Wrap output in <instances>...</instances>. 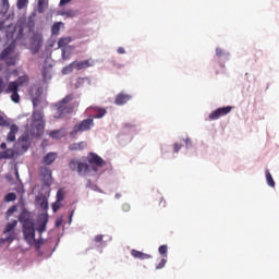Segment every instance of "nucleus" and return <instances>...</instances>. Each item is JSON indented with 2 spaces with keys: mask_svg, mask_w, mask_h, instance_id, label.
Instances as JSON below:
<instances>
[{
  "mask_svg": "<svg viewBox=\"0 0 279 279\" xmlns=\"http://www.w3.org/2000/svg\"><path fill=\"white\" fill-rule=\"evenodd\" d=\"M73 94H70L54 105L56 119H65L69 114H73L74 110L80 106V102L73 101Z\"/></svg>",
  "mask_w": 279,
  "mask_h": 279,
  "instance_id": "obj_1",
  "label": "nucleus"
},
{
  "mask_svg": "<svg viewBox=\"0 0 279 279\" xmlns=\"http://www.w3.org/2000/svg\"><path fill=\"white\" fill-rule=\"evenodd\" d=\"M25 86H29V76L27 75L20 76L16 81L9 82L4 93L11 95V101H13V104H21L19 89Z\"/></svg>",
  "mask_w": 279,
  "mask_h": 279,
  "instance_id": "obj_2",
  "label": "nucleus"
},
{
  "mask_svg": "<svg viewBox=\"0 0 279 279\" xmlns=\"http://www.w3.org/2000/svg\"><path fill=\"white\" fill-rule=\"evenodd\" d=\"M19 221L23 226L24 240L28 245H32L34 241H36V228H34V220L29 218V214L22 213Z\"/></svg>",
  "mask_w": 279,
  "mask_h": 279,
  "instance_id": "obj_3",
  "label": "nucleus"
},
{
  "mask_svg": "<svg viewBox=\"0 0 279 279\" xmlns=\"http://www.w3.org/2000/svg\"><path fill=\"white\" fill-rule=\"evenodd\" d=\"M35 27H36V22H34V19L29 17L26 24L24 25L17 24L13 26V32L7 33V36L8 38H12L14 43H16V40H23V38H25V34L23 33L25 32V28L28 29L29 34H32Z\"/></svg>",
  "mask_w": 279,
  "mask_h": 279,
  "instance_id": "obj_4",
  "label": "nucleus"
},
{
  "mask_svg": "<svg viewBox=\"0 0 279 279\" xmlns=\"http://www.w3.org/2000/svg\"><path fill=\"white\" fill-rule=\"evenodd\" d=\"M93 128H95V120L93 118H87L73 126L70 136L75 137L76 135L82 134V132H89Z\"/></svg>",
  "mask_w": 279,
  "mask_h": 279,
  "instance_id": "obj_5",
  "label": "nucleus"
},
{
  "mask_svg": "<svg viewBox=\"0 0 279 279\" xmlns=\"http://www.w3.org/2000/svg\"><path fill=\"white\" fill-rule=\"evenodd\" d=\"M87 162L89 171L92 169V171H94L95 173H97V171H99V169H101V167L106 165V160H104V158L95 153H89L87 155Z\"/></svg>",
  "mask_w": 279,
  "mask_h": 279,
  "instance_id": "obj_6",
  "label": "nucleus"
},
{
  "mask_svg": "<svg viewBox=\"0 0 279 279\" xmlns=\"http://www.w3.org/2000/svg\"><path fill=\"white\" fill-rule=\"evenodd\" d=\"M69 169H71V171H77L78 175H86V173H90V166H88V163L77 161V159H72L69 162Z\"/></svg>",
  "mask_w": 279,
  "mask_h": 279,
  "instance_id": "obj_7",
  "label": "nucleus"
},
{
  "mask_svg": "<svg viewBox=\"0 0 279 279\" xmlns=\"http://www.w3.org/2000/svg\"><path fill=\"white\" fill-rule=\"evenodd\" d=\"M43 43H44V37H43V33H34L33 36L31 37V49L32 51H34L35 53H38V51H40V48L43 47Z\"/></svg>",
  "mask_w": 279,
  "mask_h": 279,
  "instance_id": "obj_8",
  "label": "nucleus"
},
{
  "mask_svg": "<svg viewBox=\"0 0 279 279\" xmlns=\"http://www.w3.org/2000/svg\"><path fill=\"white\" fill-rule=\"evenodd\" d=\"M233 108L234 107L232 106H227V107H220L216 109L209 114V121H217L218 119H221V117H226V114H230Z\"/></svg>",
  "mask_w": 279,
  "mask_h": 279,
  "instance_id": "obj_9",
  "label": "nucleus"
},
{
  "mask_svg": "<svg viewBox=\"0 0 279 279\" xmlns=\"http://www.w3.org/2000/svg\"><path fill=\"white\" fill-rule=\"evenodd\" d=\"M12 51H14V46L11 44L0 53V59L7 60L8 66H14L16 64V57H9Z\"/></svg>",
  "mask_w": 279,
  "mask_h": 279,
  "instance_id": "obj_10",
  "label": "nucleus"
},
{
  "mask_svg": "<svg viewBox=\"0 0 279 279\" xmlns=\"http://www.w3.org/2000/svg\"><path fill=\"white\" fill-rule=\"evenodd\" d=\"M132 99V95L125 94V93H120L116 96L114 99V105L116 106H124V104H128Z\"/></svg>",
  "mask_w": 279,
  "mask_h": 279,
  "instance_id": "obj_11",
  "label": "nucleus"
},
{
  "mask_svg": "<svg viewBox=\"0 0 279 279\" xmlns=\"http://www.w3.org/2000/svg\"><path fill=\"white\" fill-rule=\"evenodd\" d=\"M47 223H49V216L48 215L41 216L38 220V228H37L39 234H43V232L47 231Z\"/></svg>",
  "mask_w": 279,
  "mask_h": 279,
  "instance_id": "obj_12",
  "label": "nucleus"
},
{
  "mask_svg": "<svg viewBox=\"0 0 279 279\" xmlns=\"http://www.w3.org/2000/svg\"><path fill=\"white\" fill-rule=\"evenodd\" d=\"M58 160V153H48L44 158H43V165H46L49 167L50 165H53Z\"/></svg>",
  "mask_w": 279,
  "mask_h": 279,
  "instance_id": "obj_13",
  "label": "nucleus"
},
{
  "mask_svg": "<svg viewBox=\"0 0 279 279\" xmlns=\"http://www.w3.org/2000/svg\"><path fill=\"white\" fill-rule=\"evenodd\" d=\"M73 51H75V46H66L65 48H61L62 60H71Z\"/></svg>",
  "mask_w": 279,
  "mask_h": 279,
  "instance_id": "obj_14",
  "label": "nucleus"
},
{
  "mask_svg": "<svg viewBox=\"0 0 279 279\" xmlns=\"http://www.w3.org/2000/svg\"><path fill=\"white\" fill-rule=\"evenodd\" d=\"M19 132V126L16 124H12L10 128V132L8 134L7 141L8 143H14L16 141V133Z\"/></svg>",
  "mask_w": 279,
  "mask_h": 279,
  "instance_id": "obj_15",
  "label": "nucleus"
},
{
  "mask_svg": "<svg viewBox=\"0 0 279 279\" xmlns=\"http://www.w3.org/2000/svg\"><path fill=\"white\" fill-rule=\"evenodd\" d=\"M49 136L50 138L60 141V138H64L66 136V131H64V129L54 130L49 133Z\"/></svg>",
  "mask_w": 279,
  "mask_h": 279,
  "instance_id": "obj_16",
  "label": "nucleus"
},
{
  "mask_svg": "<svg viewBox=\"0 0 279 279\" xmlns=\"http://www.w3.org/2000/svg\"><path fill=\"white\" fill-rule=\"evenodd\" d=\"M131 256H133V258H138L140 260H147L151 258V255L136 250H131Z\"/></svg>",
  "mask_w": 279,
  "mask_h": 279,
  "instance_id": "obj_17",
  "label": "nucleus"
},
{
  "mask_svg": "<svg viewBox=\"0 0 279 279\" xmlns=\"http://www.w3.org/2000/svg\"><path fill=\"white\" fill-rule=\"evenodd\" d=\"M90 66H93V63H90L89 60L74 61V69H76V71H82V69H88Z\"/></svg>",
  "mask_w": 279,
  "mask_h": 279,
  "instance_id": "obj_18",
  "label": "nucleus"
},
{
  "mask_svg": "<svg viewBox=\"0 0 279 279\" xmlns=\"http://www.w3.org/2000/svg\"><path fill=\"white\" fill-rule=\"evenodd\" d=\"M70 43H73V37H71V36L61 37V38L58 40V48H59V49H64V48L69 47V44H70Z\"/></svg>",
  "mask_w": 279,
  "mask_h": 279,
  "instance_id": "obj_19",
  "label": "nucleus"
},
{
  "mask_svg": "<svg viewBox=\"0 0 279 279\" xmlns=\"http://www.w3.org/2000/svg\"><path fill=\"white\" fill-rule=\"evenodd\" d=\"M86 142L73 143L69 146L70 151H82L86 149Z\"/></svg>",
  "mask_w": 279,
  "mask_h": 279,
  "instance_id": "obj_20",
  "label": "nucleus"
},
{
  "mask_svg": "<svg viewBox=\"0 0 279 279\" xmlns=\"http://www.w3.org/2000/svg\"><path fill=\"white\" fill-rule=\"evenodd\" d=\"M49 8V1L47 0H38L37 3V12L38 14H45V11Z\"/></svg>",
  "mask_w": 279,
  "mask_h": 279,
  "instance_id": "obj_21",
  "label": "nucleus"
},
{
  "mask_svg": "<svg viewBox=\"0 0 279 279\" xmlns=\"http://www.w3.org/2000/svg\"><path fill=\"white\" fill-rule=\"evenodd\" d=\"M75 88H82V86H90L89 77H78L74 84Z\"/></svg>",
  "mask_w": 279,
  "mask_h": 279,
  "instance_id": "obj_22",
  "label": "nucleus"
},
{
  "mask_svg": "<svg viewBox=\"0 0 279 279\" xmlns=\"http://www.w3.org/2000/svg\"><path fill=\"white\" fill-rule=\"evenodd\" d=\"M16 226H19V221L13 220L12 222H9L5 226V229L3 231V234H10V233H14V228H16Z\"/></svg>",
  "mask_w": 279,
  "mask_h": 279,
  "instance_id": "obj_23",
  "label": "nucleus"
},
{
  "mask_svg": "<svg viewBox=\"0 0 279 279\" xmlns=\"http://www.w3.org/2000/svg\"><path fill=\"white\" fill-rule=\"evenodd\" d=\"M4 235H5L4 238L0 239V245H3V243H12L14 241V239H16L15 233H8Z\"/></svg>",
  "mask_w": 279,
  "mask_h": 279,
  "instance_id": "obj_24",
  "label": "nucleus"
},
{
  "mask_svg": "<svg viewBox=\"0 0 279 279\" xmlns=\"http://www.w3.org/2000/svg\"><path fill=\"white\" fill-rule=\"evenodd\" d=\"M64 25V23L62 22H56L52 26H51V36H60V26Z\"/></svg>",
  "mask_w": 279,
  "mask_h": 279,
  "instance_id": "obj_25",
  "label": "nucleus"
},
{
  "mask_svg": "<svg viewBox=\"0 0 279 279\" xmlns=\"http://www.w3.org/2000/svg\"><path fill=\"white\" fill-rule=\"evenodd\" d=\"M41 173L46 177V186H51V171L49 168H41Z\"/></svg>",
  "mask_w": 279,
  "mask_h": 279,
  "instance_id": "obj_26",
  "label": "nucleus"
},
{
  "mask_svg": "<svg viewBox=\"0 0 279 279\" xmlns=\"http://www.w3.org/2000/svg\"><path fill=\"white\" fill-rule=\"evenodd\" d=\"M36 199L40 208H43L44 210H47V208H49V202L47 201V197L43 196V197H37Z\"/></svg>",
  "mask_w": 279,
  "mask_h": 279,
  "instance_id": "obj_27",
  "label": "nucleus"
},
{
  "mask_svg": "<svg viewBox=\"0 0 279 279\" xmlns=\"http://www.w3.org/2000/svg\"><path fill=\"white\" fill-rule=\"evenodd\" d=\"M0 8L2 14H8V10H10V0H1Z\"/></svg>",
  "mask_w": 279,
  "mask_h": 279,
  "instance_id": "obj_28",
  "label": "nucleus"
},
{
  "mask_svg": "<svg viewBox=\"0 0 279 279\" xmlns=\"http://www.w3.org/2000/svg\"><path fill=\"white\" fill-rule=\"evenodd\" d=\"M266 182L268 186H271V189L276 187V181H274V177H271V172H269V170H266Z\"/></svg>",
  "mask_w": 279,
  "mask_h": 279,
  "instance_id": "obj_29",
  "label": "nucleus"
},
{
  "mask_svg": "<svg viewBox=\"0 0 279 279\" xmlns=\"http://www.w3.org/2000/svg\"><path fill=\"white\" fill-rule=\"evenodd\" d=\"M60 15L66 16L68 19H73L74 16L77 15V12H75L74 10H65V11H61Z\"/></svg>",
  "mask_w": 279,
  "mask_h": 279,
  "instance_id": "obj_30",
  "label": "nucleus"
},
{
  "mask_svg": "<svg viewBox=\"0 0 279 279\" xmlns=\"http://www.w3.org/2000/svg\"><path fill=\"white\" fill-rule=\"evenodd\" d=\"M73 69H75V62L74 61L62 69V74L63 75H69V73H73Z\"/></svg>",
  "mask_w": 279,
  "mask_h": 279,
  "instance_id": "obj_31",
  "label": "nucleus"
},
{
  "mask_svg": "<svg viewBox=\"0 0 279 279\" xmlns=\"http://www.w3.org/2000/svg\"><path fill=\"white\" fill-rule=\"evenodd\" d=\"M29 5V0H17L16 8L17 10H25Z\"/></svg>",
  "mask_w": 279,
  "mask_h": 279,
  "instance_id": "obj_32",
  "label": "nucleus"
},
{
  "mask_svg": "<svg viewBox=\"0 0 279 279\" xmlns=\"http://www.w3.org/2000/svg\"><path fill=\"white\" fill-rule=\"evenodd\" d=\"M43 78H44V82L51 80V71H49V68L47 66H44L43 69Z\"/></svg>",
  "mask_w": 279,
  "mask_h": 279,
  "instance_id": "obj_33",
  "label": "nucleus"
},
{
  "mask_svg": "<svg viewBox=\"0 0 279 279\" xmlns=\"http://www.w3.org/2000/svg\"><path fill=\"white\" fill-rule=\"evenodd\" d=\"M32 117H33V121L43 123V112L34 111Z\"/></svg>",
  "mask_w": 279,
  "mask_h": 279,
  "instance_id": "obj_34",
  "label": "nucleus"
},
{
  "mask_svg": "<svg viewBox=\"0 0 279 279\" xmlns=\"http://www.w3.org/2000/svg\"><path fill=\"white\" fill-rule=\"evenodd\" d=\"M4 202H16V193L11 192L5 195Z\"/></svg>",
  "mask_w": 279,
  "mask_h": 279,
  "instance_id": "obj_35",
  "label": "nucleus"
},
{
  "mask_svg": "<svg viewBox=\"0 0 279 279\" xmlns=\"http://www.w3.org/2000/svg\"><path fill=\"white\" fill-rule=\"evenodd\" d=\"M0 128H10V121L3 118V116H0Z\"/></svg>",
  "mask_w": 279,
  "mask_h": 279,
  "instance_id": "obj_36",
  "label": "nucleus"
},
{
  "mask_svg": "<svg viewBox=\"0 0 279 279\" xmlns=\"http://www.w3.org/2000/svg\"><path fill=\"white\" fill-rule=\"evenodd\" d=\"M106 112L107 111L104 108L98 109V112L96 116H94V119H102V117H106Z\"/></svg>",
  "mask_w": 279,
  "mask_h": 279,
  "instance_id": "obj_37",
  "label": "nucleus"
},
{
  "mask_svg": "<svg viewBox=\"0 0 279 279\" xmlns=\"http://www.w3.org/2000/svg\"><path fill=\"white\" fill-rule=\"evenodd\" d=\"M62 207V203L60 201H56L53 204H52V210L53 213H58V210H60V208Z\"/></svg>",
  "mask_w": 279,
  "mask_h": 279,
  "instance_id": "obj_38",
  "label": "nucleus"
},
{
  "mask_svg": "<svg viewBox=\"0 0 279 279\" xmlns=\"http://www.w3.org/2000/svg\"><path fill=\"white\" fill-rule=\"evenodd\" d=\"M167 252H168L167 245L159 246V254H161V256L167 257Z\"/></svg>",
  "mask_w": 279,
  "mask_h": 279,
  "instance_id": "obj_39",
  "label": "nucleus"
},
{
  "mask_svg": "<svg viewBox=\"0 0 279 279\" xmlns=\"http://www.w3.org/2000/svg\"><path fill=\"white\" fill-rule=\"evenodd\" d=\"M64 201V192L62 190H59L57 193V202H63Z\"/></svg>",
  "mask_w": 279,
  "mask_h": 279,
  "instance_id": "obj_40",
  "label": "nucleus"
},
{
  "mask_svg": "<svg viewBox=\"0 0 279 279\" xmlns=\"http://www.w3.org/2000/svg\"><path fill=\"white\" fill-rule=\"evenodd\" d=\"M32 245H34L36 250H40V247L43 246V241L35 239Z\"/></svg>",
  "mask_w": 279,
  "mask_h": 279,
  "instance_id": "obj_41",
  "label": "nucleus"
},
{
  "mask_svg": "<svg viewBox=\"0 0 279 279\" xmlns=\"http://www.w3.org/2000/svg\"><path fill=\"white\" fill-rule=\"evenodd\" d=\"M9 150L0 153V160H5L7 158H11L12 156L8 155Z\"/></svg>",
  "mask_w": 279,
  "mask_h": 279,
  "instance_id": "obj_42",
  "label": "nucleus"
},
{
  "mask_svg": "<svg viewBox=\"0 0 279 279\" xmlns=\"http://www.w3.org/2000/svg\"><path fill=\"white\" fill-rule=\"evenodd\" d=\"M167 265V259L162 258L160 263L157 265L156 269H162Z\"/></svg>",
  "mask_w": 279,
  "mask_h": 279,
  "instance_id": "obj_43",
  "label": "nucleus"
},
{
  "mask_svg": "<svg viewBox=\"0 0 279 279\" xmlns=\"http://www.w3.org/2000/svg\"><path fill=\"white\" fill-rule=\"evenodd\" d=\"M216 56L218 58H222V56H226V52H223V50L221 48H217L216 49Z\"/></svg>",
  "mask_w": 279,
  "mask_h": 279,
  "instance_id": "obj_44",
  "label": "nucleus"
},
{
  "mask_svg": "<svg viewBox=\"0 0 279 279\" xmlns=\"http://www.w3.org/2000/svg\"><path fill=\"white\" fill-rule=\"evenodd\" d=\"M180 149H182V145L174 143L173 145V151L174 154H178L180 151Z\"/></svg>",
  "mask_w": 279,
  "mask_h": 279,
  "instance_id": "obj_45",
  "label": "nucleus"
},
{
  "mask_svg": "<svg viewBox=\"0 0 279 279\" xmlns=\"http://www.w3.org/2000/svg\"><path fill=\"white\" fill-rule=\"evenodd\" d=\"M5 90V82H3V78L0 77V94Z\"/></svg>",
  "mask_w": 279,
  "mask_h": 279,
  "instance_id": "obj_46",
  "label": "nucleus"
},
{
  "mask_svg": "<svg viewBox=\"0 0 279 279\" xmlns=\"http://www.w3.org/2000/svg\"><path fill=\"white\" fill-rule=\"evenodd\" d=\"M94 241H95L96 243H101V241H104V235H102V234L96 235L95 239H94Z\"/></svg>",
  "mask_w": 279,
  "mask_h": 279,
  "instance_id": "obj_47",
  "label": "nucleus"
},
{
  "mask_svg": "<svg viewBox=\"0 0 279 279\" xmlns=\"http://www.w3.org/2000/svg\"><path fill=\"white\" fill-rule=\"evenodd\" d=\"M73 0H60V5H66V3H71Z\"/></svg>",
  "mask_w": 279,
  "mask_h": 279,
  "instance_id": "obj_48",
  "label": "nucleus"
},
{
  "mask_svg": "<svg viewBox=\"0 0 279 279\" xmlns=\"http://www.w3.org/2000/svg\"><path fill=\"white\" fill-rule=\"evenodd\" d=\"M16 210L15 206H12L11 208L8 209V215H12Z\"/></svg>",
  "mask_w": 279,
  "mask_h": 279,
  "instance_id": "obj_49",
  "label": "nucleus"
},
{
  "mask_svg": "<svg viewBox=\"0 0 279 279\" xmlns=\"http://www.w3.org/2000/svg\"><path fill=\"white\" fill-rule=\"evenodd\" d=\"M60 226H62V219L59 218L56 220V227L60 228Z\"/></svg>",
  "mask_w": 279,
  "mask_h": 279,
  "instance_id": "obj_50",
  "label": "nucleus"
},
{
  "mask_svg": "<svg viewBox=\"0 0 279 279\" xmlns=\"http://www.w3.org/2000/svg\"><path fill=\"white\" fill-rule=\"evenodd\" d=\"M118 53L123 54L125 53V49L123 47L118 48Z\"/></svg>",
  "mask_w": 279,
  "mask_h": 279,
  "instance_id": "obj_51",
  "label": "nucleus"
},
{
  "mask_svg": "<svg viewBox=\"0 0 279 279\" xmlns=\"http://www.w3.org/2000/svg\"><path fill=\"white\" fill-rule=\"evenodd\" d=\"M122 208H123V210L128 211V210H130V205L124 204V205L122 206Z\"/></svg>",
  "mask_w": 279,
  "mask_h": 279,
  "instance_id": "obj_52",
  "label": "nucleus"
},
{
  "mask_svg": "<svg viewBox=\"0 0 279 279\" xmlns=\"http://www.w3.org/2000/svg\"><path fill=\"white\" fill-rule=\"evenodd\" d=\"M0 147H1V149H8V144L2 143V144L0 145Z\"/></svg>",
  "mask_w": 279,
  "mask_h": 279,
  "instance_id": "obj_53",
  "label": "nucleus"
},
{
  "mask_svg": "<svg viewBox=\"0 0 279 279\" xmlns=\"http://www.w3.org/2000/svg\"><path fill=\"white\" fill-rule=\"evenodd\" d=\"M184 142H185L186 147H189V145H191V140L190 138L184 140Z\"/></svg>",
  "mask_w": 279,
  "mask_h": 279,
  "instance_id": "obj_54",
  "label": "nucleus"
},
{
  "mask_svg": "<svg viewBox=\"0 0 279 279\" xmlns=\"http://www.w3.org/2000/svg\"><path fill=\"white\" fill-rule=\"evenodd\" d=\"M4 25H5L4 22H0V32H1V29H4Z\"/></svg>",
  "mask_w": 279,
  "mask_h": 279,
  "instance_id": "obj_55",
  "label": "nucleus"
},
{
  "mask_svg": "<svg viewBox=\"0 0 279 279\" xmlns=\"http://www.w3.org/2000/svg\"><path fill=\"white\" fill-rule=\"evenodd\" d=\"M37 99L36 98H33V106L36 107L37 106Z\"/></svg>",
  "mask_w": 279,
  "mask_h": 279,
  "instance_id": "obj_56",
  "label": "nucleus"
},
{
  "mask_svg": "<svg viewBox=\"0 0 279 279\" xmlns=\"http://www.w3.org/2000/svg\"><path fill=\"white\" fill-rule=\"evenodd\" d=\"M73 214H74V211H72V214H71V216H70V221H71V219L73 218Z\"/></svg>",
  "mask_w": 279,
  "mask_h": 279,
  "instance_id": "obj_57",
  "label": "nucleus"
},
{
  "mask_svg": "<svg viewBox=\"0 0 279 279\" xmlns=\"http://www.w3.org/2000/svg\"><path fill=\"white\" fill-rule=\"evenodd\" d=\"M87 184H90V180H87Z\"/></svg>",
  "mask_w": 279,
  "mask_h": 279,
  "instance_id": "obj_58",
  "label": "nucleus"
},
{
  "mask_svg": "<svg viewBox=\"0 0 279 279\" xmlns=\"http://www.w3.org/2000/svg\"><path fill=\"white\" fill-rule=\"evenodd\" d=\"M16 175L19 177V171H16Z\"/></svg>",
  "mask_w": 279,
  "mask_h": 279,
  "instance_id": "obj_59",
  "label": "nucleus"
},
{
  "mask_svg": "<svg viewBox=\"0 0 279 279\" xmlns=\"http://www.w3.org/2000/svg\"><path fill=\"white\" fill-rule=\"evenodd\" d=\"M8 27H12V25H9Z\"/></svg>",
  "mask_w": 279,
  "mask_h": 279,
  "instance_id": "obj_60",
  "label": "nucleus"
},
{
  "mask_svg": "<svg viewBox=\"0 0 279 279\" xmlns=\"http://www.w3.org/2000/svg\"><path fill=\"white\" fill-rule=\"evenodd\" d=\"M1 69H2V68H1V65H0V71H1Z\"/></svg>",
  "mask_w": 279,
  "mask_h": 279,
  "instance_id": "obj_61",
  "label": "nucleus"
}]
</instances>
